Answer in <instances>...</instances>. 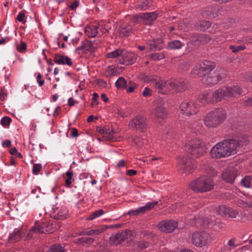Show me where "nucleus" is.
<instances>
[{
	"label": "nucleus",
	"mask_w": 252,
	"mask_h": 252,
	"mask_svg": "<svg viewBox=\"0 0 252 252\" xmlns=\"http://www.w3.org/2000/svg\"><path fill=\"white\" fill-rule=\"evenodd\" d=\"M248 142V137L246 135L235 139H225L212 148L210 155L213 158H216L234 155L241 147L247 145Z\"/></svg>",
	"instance_id": "f257e3e1"
},
{
	"label": "nucleus",
	"mask_w": 252,
	"mask_h": 252,
	"mask_svg": "<svg viewBox=\"0 0 252 252\" xmlns=\"http://www.w3.org/2000/svg\"><path fill=\"white\" fill-rule=\"evenodd\" d=\"M215 183L213 178L208 176H202L192 181L189 188L196 192H205L213 190Z\"/></svg>",
	"instance_id": "f03ea898"
},
{
	"label": "nucleus",
	"mask_w": 252,
	"mask_h": 252,
	"mask_svg": "<svg viewBox=\"0 0 252 252\" xmlns=\"http://www.w3.org/2000/svg\"><path fill=\"white\" fill-rule=\"evenodd\" d=\"M215 103L220 102L223 99L234 97L242 93V89L238 86L232 87L223 86L212 91Z\"/></svg>",
	"instance_id": "7ed1b4c3"
},
{
	"label": "nucleus",
	"mask_w": 252,
	"mask_h": 252,
	"mask_svg": "<svg viewBox=\"0 0 252 252\" xmlns=\"http://www.w3.org/2000/svg\"><path fill=\"white\" fill-rule=\"evenodd\" d=\"M226 118L225 111L222 108H217L206 115L204 118V123L208 127H217L224 121Z\"/></svg>",
	"instance_id": "20e7f679"
},
{
	"label": "nucleus",
	"mask_w": 252,
	"mask_h": 252,
	"mask_svg": "<svg viewBox=\"0 0 252 252\" xmlns=\"http://www.w3.org/2000/svg\"><path fill=\"white\" fill-rule=\"evenodd\" d=\"M186 151L192 156V158H198L205 153L203 143L199 139H193L186 145Z\"/></svg>",
	"instance_id": "39448f33"
},
{
	"label": "nucleus",
	"mask_w": 252,
	"mask_h": 252,
	"mask_svg": "<svg viewBox=\"0 0 252 252\" xmlns=\"http://www.w3.org/2000/svg\"><path fill=\"white\" fill-rule=\"evenodd\" d=\"M54 231L52 225L48 221L39 222L36 221L34 225L31 227L28 233L29 237H32L34 234L52 233Z\"/></svg>",
	"instance_id": "423d86ee"
},
{
	"label": "nucleus",
	"mask_w": 252,
	"mask_h": 252,
	"mask_svg": "<svg viewBox=\"0 0 252 252\" xmlns=\"http://www.w3.org/2000/svg\"><path fill=\"white\" fill-rule=\"evenodd\" d=\"M177 167L182 173L189 174L194 170L193 159L184 155L178 158Z\"/></svg>",
	"instance_id": "0eeeda50"
},
{
	"label": "nucleus",
	"mask_w": 252,
	"mask_h": 252,
	"mask_svg": "<svg viewBox=\"0 0 252 252\" xmlns=\"http://www.w3.org/2000/svg\"><path fill=\"white\" fill-rule=\"evenodd\" d=\"M128 126L131 129L143 132L148 127L147 118L142 115H136L129 122Z\"/></svg>",
	"instance_id": "6e6552de"
},
{
	"label": "nucleus",
	"mask_w": 252,
	"mask_h": 252,
	"mask_svg": "<svg viewBox=\"0 0 252 252\" xmlns=\"http://www.w3.org/2000/svg\"><path fill=\"white\" fill-rule=\"evenodd\" d=\"M176 86L175 80L158 82L155 84V88L158 93L161 94H167L170 92L174 94L177 93Z\"/></svg>",
	"instance_id": "1a4fd4ad"
},
{
	"label": "nucleus",
	"mask_w": 252,
	"mask_h": 252,
	"mask_svg": "<svg viewBox=\"0 0 252 252\" xmlns=\"http://www.w3.org/2000/svg\"><path fill=\"white\" fill-rule=\"evenodd\" d=\"M179 109L181 113L188 116L194 115L199 111L198 105L192 100H185L182 102Z\"/></svg>",
	"instance_id": "9d476101"
},
{
	"label": "nucleus",
	"mask_w": 252,
	"mask_h": 252,
	"mask_svg": "<svg viewBox=\"0 0 252 252\" xmlns=\"http://www.w3.org/2000/svg\"><path fill=\"white\" fill-rule=\"evenodd\" d=\"M210 241V235L205 232H195L192 236V244L198 247H202L207 245Z\"/></svg>",
	"instance_id": "9b49d317"
},
{
	"label": "nucleus",
	"mask_w": 252,
	"mask_h": 252,
	"mask_svg": "<svg viewBox=\"0 0 252 252\" xmlns=\"http://www.w3.org/2000/svg\"><path fill=\"white\" fill-rule=\"evenodd\" d=\"M215 65L216 64L214 62L204 61L199 64L198 67L196 66V68L194 69L193 72L194 74H197L199 76L209 74L214 69Z\"/></svg>",
	"instance_id": "f8f14e48"
},
{
	"label": "nucleus",
	"mask_w": 252,
	"mask_h": 252,
	"mask_svg": "<svg viewBox=\"0 0 252 252\" xmlns=\"http://www.w3.org/2000/svg\"><path fill=\"white\" fill-rule=\"evenodd\" d=\"M132 235L131 231L126 230L121 232L112 235L109 238V243L111 245L117 246L120 245L125 240L128 239Z\"/></svg>",
	"instance_id": "ddd939ff"
},
{
	"label": "nucleus",
	"mask_w": 252,
	"mask_h": 252,
	"mask_svg": "<svg viewBox=\"0 0 252 252\" xmlns=\"http://www.w3.org/2000/svg\"><path fill=\"white\" fill-rule=\"evenodd\" d=\"M211 39V37L206 34L194 33L190 36V43L195 46L205 45Z\"/></svg>",
	"instance_id": "4468645a"
},
{
	"label": "nucleus",
	"mask_w": 252,
	"mask_h": 252,
	"mask_svg": "<svg viewBox=\"0 0 252 252\" xmlns=\"http://www.w3.org/2000/svg\"><path fill=\"white\" fill-rule=\"evenodd\" d=\"M178 226V222L172 220L161 221L158 225V227L161 231L166 233L172 232Z\"/></svg>",
	"instance_id": "2eb2a0df"
},
{
	"label": "nucleus",
	"mask_w": 252,
	"mask_h": 252,
	"mask_svg": "<svg viewBox=\"0 0 252 252\" xmlns=\"http://www.w3.org/2000/svg\"><path fill=\"white\" fill-rule=\"evenodd\" d=\"M202 76V83L207 86H212L217 84L222 78L218 73L207 74Z\"/></svg>",
	"instance_id": "dca6fc26"
},
{
	"label": "nucleus",
	"mask_w": 252,
	"mask_h": 252,
	"mask_svg": "<svg viewBox=\"0 0 252 252\" xmlns=\"http://www.w3.org/2000/svg\"><path fill=\"white\" fill-rule=\"evenodd\" d=\"M158 201L153 202H148L145 206L139 208L135 210H131L127 213L130 216H138L140 214H143L151 210L156 205L158 204Z\"/></svg>",
	"instance_id": "f3484780"
},
{
	"label": "nucleus",
	"mask_w": 252,
	"mask_h": 252,
	"mask_svg": "<svg viewBox=\"0 0 252 252\" xmlns=\"http://www.w3.org/2000/svg\"><path fill=\"white\" fill-rule=\"evenodd\" d=\"M137 56L132 52L125 51L122 55V59L119 60V63L126 65L132 64L136 61Z\"/></svg>",
	"instance_id": "a211bd4d"
},
{
	"label": "nucleus",
	"mask_w": 252,
	"mask_h": 252,
	"mask_svg": "<svg viewBox=\"0 0 252 252\" xmlns=\"http://www.w3.org/2000/svg\"><path fill=\"white\" fill-rule=\"evenodd\" d=\"M237 176V170L233 168L225 169L222 173V179L227 183L232 184Z\"/></svg>",
	"instance_id": "6ab92c4d"
},
{
	"label": "nucleus",
	"mask_w": 252,
	"mask_h": 252,
	"mask_svg": "<svg viewBox=\"0 0 252 252\" xmlns=\"http://www.w3.org/2000/svg\"><path fill=\"white\" fill-rule=\"evenodd\" d=\"M198 99L203 104L215 103L212 91H205L200 94L198 95Z\"/></svg>",
	"instance_id": "aec40b11"
},
{
	"label": "nucleus",
	"mask_w": 252,
	"mask_h": 252,
	"mask_svg": "<svg viewBox=\"0 0 252 252\" xmlns=\"http://www.w3.org/2000/svg\"><path fill=\"white\" fill-rule=\"evenodd\" d=\"M158 15L156 12L144 13L139 15V17L142 19L146 25H150L158 18Z\"/></svg>",
	"instance_id": "412c9836"
},
{
	"label": "nucleus",
	"mask_w": 252,
	"mask_h": 252,
	"mask_svg": "<svg viewBox=\"0 0 252 252\" xmlns=\"http://www.w3.org/2000/svg\"><path fill=\"white\" fill-rule=\"evenodd\" d=\"M54 62L59 64L72 65L73 63L70 58L67 56L61 54L55 55L54 58Z\"/></svg>",
	"instance_id": "4be33fe9"
},
{
	"label": "nucleus",
	"mask_w": 252,
	"mask_h": 252,
	"mask_svg": "<svg viewBox=\"0 0 252 252\" xmlns=\"http://www.w3.org/2000/svg\"><path fill=\"white\" fill-rule=\"evenodd\" d=\"M53 217L56 220H63L67 218L68 214L66 209L64 208H56L54 209L52 213Z\"/></svg>",
	"instance_id": "5701e85b"
},
{
	"label": "nucleus",
	"mask_w": 252,
	"mask_h": 252,
	"mask_svg": "<svg viewBox=\"0 0 252 252\" xmlns=\"http://www.w3.org/2000/svg\"><path fill=\"white\" fill-rule=\"evenodd\" d=\"M152 113L158 118L164 119L166 116L167 112L164 107L160 105L157 106Z\"/></svg>",
	"instance_id": "b1692460"
},
{
	"label": "nucleus",
	"mask_w": 252,
	"mask_h": 252,
	"mask_svg": "<svg viewBox=\"0 0 252 252\" xmlns=\"http://www.w3.org/2000/svg\"><path fill=\"white\" fill-rule=\"evenodd\" d=\"M97 131L101 134H103V138L105 140L108 141H114L115 138L114 137V132L112 130L107 127H103V128L97 129Z\"/></svg>",
	"instance_id": "393cba45"
},
{
	"label": "nucleus",
	"mask_w": 252,
	"mask_h": 252,
	"mask_svg": "<svg viewBox=\"0 0 252 252\" xmlns=\"http://www.w3.org/2000/svg\"><path fill=\"white\" fill-rule=\"evenodd\" d=\"M195 27L200 31H205L211 26V23L209 21L202 20H199L195 24Z\"/></svg>",
	"instance_id": "a878e982"
},
{
	"label": "nucleus",
	"mask_w": 252,
	"mask_h": 252,
	"mask_svg": "<svg viewBox=\"0 0 252 252\" xmlns=\"http://www.w3.org/2000/svg\"><path fill=\"white\" fill-rule=\"evenodd\" d=\"M149 45L150 46L149 51L160 50L163 48L161 40L159 39H156L150 41Z\"/></svg>",
	"instance_id": "bb28decb"
},
{
	"label": "nucleus",
	"mask_w": 252,
	"mask_h": 252,
	"mask_svg": "<svg viewBox=\"0 0 252 252\" xmlns=\"http://www.w3.org/2000/svg\"><path fill=\"white\" fill-rule=\"evenodd\" d=\"M132 25L128 24H124L120 28V32L124 36H129L132 32Z\"/></svg>",
	"instance_id": "cd10ccee"
},
{
	"label": "nucleus",
	"mask_w": 252,
	"mask_h": 252,
	"mask_svg": "<svg viewBox=\"0 0 252 252\" xmlns=\"http://www.w3.org/2000/svg\"><path fill=\"white\" fill-rule=\"evenodd\" d=\"M98 25H92L86 27L85 30L86 34L90 37H94L97 33Z\"/></svg>",
	"instance_id": "c85d7f7f"
},
{
	"label": "nucleus",
	"mask_w": 252,
	"mask_h": 252,
	"mask_svg": "<svg viewBox=\"0 0 252 252\" xmlns=\"http://www.w3.org/2000/svg\"><path fill=\"white\" fill-rule=\"evenodd\" d=\"M23 233L21 229L17 230L11 233L9 237V241L10 243H15L20 241L22 237Z\"/></svg>",
	"instance_id": "c756f323"
},
{
	"label": "nucleus",
	"mask_w": 252,
	"mask_h": 252,
	"mask_svg": "<svg viewBox=\"0 0 252 252\" xmlns=\"http://www.w3.org/2000/svg\"><path fill=\"white\" fill-rule=\"evenodd\" d=\"M176 92H183L187 89V83L184 80H175Z\"/></svg>",
	"instance_id": "7c9ffc66"
},
{
	"label": "nucleus",
	"mask_w": 252,
	"mask_h": 252,
	"mask_svg": "<svg viewBox=\"0 0 252 252\" xmlns=\"http://www.w3.org/2000/svg\"><path fill=\"white\" fill-rule=\"evenodd\" d=\"M184 45V43L179 40H175L168 43V48L171 50L181 49Z\"/></svg>",
	"instance_id": "2f4dec72"
},
{
	"label": "nucleus",
	"mask_w": 252,
	"mask_h": 252,
	"mask_svg": "<svg viewBox=\"0 0 252 252\" xmlns=\"http://www.w3.org/2000/svg\"><path fill=\"white\" fill-rule=\"evenodd\" d=\"M94 240L91 237H82L76 240L75 243L79 245H84L85 244L91 245Z\"/></svg>",
	"instance_id": "473e14b6"
},
{
	"label": "nucleus",
	"mask_w": 252,
	"mask_h": 252,
	"mask_svg": "<svg viewBox=\"0 0 252 252\" xmlns=\"http://www.w3.org/2000/svg\"><path fill=\"white\" fill-rule=\"evenodd\" d=\"M124 50L121 48L118 49L115 51L108 53L106 56L107 58H116L118 57H122Z\"/></svg>",
	"instance_id": "72a5a7b5"
},
{
	"label": "nucleus",
	"mask_w": 252,
	"mask_h": 252,
	"mask_svg": "<svg viewBox=\"0 0 252 252\" xmlns=\"http://www.w3.org/2000/svg\"><path fill=\"white\" fill-rule=\"evenodd\" d=\"M152 4V0H142L137 5V8H139L141 10H145L150 7Z\"/></svg>",
	"instance_id": "f704fd0d"
},
{
	"label": "nucleus",
	"mask_w": 252,
	"mask_h": 252,
	"mask_svg": "<svg viewBox=\"0 0 252 252\" xmlns=\"http://www.w3.org/2000/svg\"><path fill=\"white\" fill-rule=\"evenodd\" d=\"M115 86L118 89H126V81L124 78L122 77H119L115 83Z\"/></svg>",
	"instance_id": "c9c22d12"
},
{
	"label": "nucleus",
	"mask_w": 252,
	"mask_h": 252,
	"mask_svg": "<svg viewBox=\"0 0 252 252\" xmlns=\"http://www.w3.org/2000/svg\"><path fill=\"white\" fill-rule=\"evenodd\" d=\"M49 252H65V249L61 245L56 244L50 247Z\"/></svg>",
	"instance_id": "e433bc0d"
},
{
	"label": "nucleus",
	"mask_w": 252,
	"mask_h": 252,
	"mask_svg": "<svg viewBox=\"0 0 252 252\" xmlns=\"http://www.w3.org/2000/svg\"><path fill=\"white\" fill-rule=\"evenodd\" d=\"M189 67V62L187 61H181L178 65V71L183 72L187 70Z\"/></svg>",
	"instance_id": "4c0bfd02"
},
{
	"label": "nucleus",
	"mask_w": 252,
	"mask_h": 252,
	"mask_svg": "<svg viewBox=\"0 0 252 252\" xmlns=\"http://www.w3.org/2000/svg\"><path fill=\"white\" fill-rule=\"evenodd\" d=\"M252 183V177L251 176H246L243 179L241 182V185L245 188H250Z\"/></svg>",
	"instance_id": "58836bf2"
},
{
	"label": "nucleus",
	"mask_w": 252,
	"mask_h": 252,
	"mask_svg": "<svg viewBox=\"0 0 252 252\" xmlns=\"http://www.w3.org/2000/svg\"><path fill=\"white\" fill-rule=\"evenodd\" d=\"M143 79L145 82L153 83L155 86L156 83L158 82V77L154 75H145L143 77Z\"/></svg>",
	"instance_id": "ea45409f"
},
{
	"label": "nucleus",
	"mask_w": 252,
	"mask_h": 252,
	"mask_svg": "<svg viewBox=\"0 0 252 252\" xmlns=\"http://www.w3.org/2000/svg\"><path fill=\"white\" fill-rule=\"evenodd\" d=\"M104 214V211L102 209L95 211L90 214L89 217L87 219L88 220H93L96 218L100 217Z\"/></svg>",
	"instance_id": "a19ab883"
},
{
	"label": "nucleus",
	"mask_w": 252,
	"mask_h": 252,
	"mask_svg": "<svg viewBox=\"0 0 252 252\" xmlns=\"http://www.w3.org/2000/svg\"><path fill=\"white\" fill-rule=\"evenodd\" d=\"M239 214V211L232 208H228L226 215L225 217H228L231 218H236Z\"/></svg>",
	"instance_id": "79ce46f5"
},
{
	"label": "nucleus",
	"mask_w": 252,
	"mask_h": 252,
	"mask_svg": "<svg viewBox=\"0 0 252 252\" xmlns=\"http://www.w3.org/2000/svg\"><path fill=\"white\" fill-rule=\"evenodd\" d=\"M172 207L177 213H183L188 208L186 206L182 205L181 203H177L173 205Z\"/></svg>",
	"instance_id": "37998d69"
},
{
	"label": "nucleus",
	"mask_w": 252,
	"mask_h": 252,
	"mask_svg": "<svg viewBox=\"0 0 252 252\" xmlns=\"http://www.w3.org/2000/svg\"><path fill=\"white\" fill-rule=\"evenodd\" d=\"M65 175L67 177V179H65V183L66 186L69 187L72 183V181H74V179L72 178L73 173L72 171H68L65 173Z\"/></svg>",
	"instance_id": "c03bdc74"
},
{
	"label": "nucleus",
	"mask_w": 252,
	"mask_h": 252,
	"mask_svg": "<svg viewBox=\"0 0 252 252\" xmlns=\"http://www.w3.org/2000/svg\"><path fill=\"white\" fill-rule=\"evenodd\" d=\"M228 207H226L223 205H220L217 208V213L221 216L225 217L226 215L227 209Z\"/></svg>",
	"instance_id": "a18cd8bd"
},
{
	"label": "nucleus",
	"mask_w": 252,
	"mask_h": 252,
	"mask_svg": "<svg viewBox=\"0 0 252 252\" xmlns=\"http://www.w3.org/2000/svg\"><path fill=\"white\" fill-rule=\"evenodd\" d=\"M229 49L232 50L233 53H236L239 51L245 50L246 49V46L244 45L239 46L231 45L229 46Z\"/></svg>",
	"instance_id": "49530a36"
},
{
	"label": "nucleus",
	"mask_w": 252,
	"mask_h": 252,
	"mask_svg": "<svg viewBox=\"0 0 252 252\" xmlns=\"http://www.w3.org/2000/svg\"><path fill=\"white\" fill-rule=\"evenodd\" d=\"M105 74L106 77H109L115 75L116 74V72L114 68L109 66L106 69Z\"/></svg>",
	"instance_id": "de8ad7c7"
},
{
	"label": "nucleus",
	"mask_w": 252,
	"mask_h": 252,
	"mask_svg": "<svg viewBox=\"0 0 252 252\" xmlns=\"http://www.w3.org/2000/svg\"><path fill=\"white\" fill-rule=\"evenodd\" d=\"M150 58L153 60H160L165 58L163 53H155L150 55Z\"/></svg>",
	"instance_id": "09e8293b"
},
{
	"label": "nucleus",
	"mask_w": 252,
	"mask_h": 252,
	"mask_svg": "<svg viewBox=\"0 0 252 252\" xmlns=\"http://www.w3.org/2000/svg\"><path fill=\"white\" fill-rule=\"evenodd\" d=\"M238 205H239V207H242L243 208L252 207V203H248L241 200H239L238 201Z\"/></svg>",
	"instance_id": "8fccbe9b"
},
{
	"label": "nucleus",
	"mask_w": 252,
	"mask_h": 252,
	"mask_svg": "<svg viewBox=\"0 0 252 252\" xmlns=\"http://www.w3.org/2000/svg\"><path fill=\"white\" fill-rule=\"evenodd\" d=\"M42 169V165L40 163L34 164L32 168V173L34 175H37Z\"/></svg>",
	"instance_id": "3c124183"
},
{
	"label": "nucleus",
	"mask_w": 252,
	"mask_h": 252,
	"mask_svg": "<svg viewBox=\"0 0 252 252\" xmlns=\"http://www.w3.org/2000/svg\"><path fill=\"white\" fill-rule=\"evenodd\" d=\"M11 122V119L9 117H3L0 121L1 124L3 126H7L9 125Z\"/></svg>",
	"instance_id": "603ef678"
},
{
	"label": "nucleus",
	"mask_w": 252,
	"mask_h": 252,
	"mask_svg": "<svg viewBox=\"0 0 252 252\" xmlns=\"http://www.w3.org/2000/svg\"><path fill=\"white\" fill-rule=\"evenodd\" d=\"M26 48L27 45L25 42L23 41H21V43L20 45L17 46V51L20 53H23L25 52V51L26 50Z\"/></svg>",
	"instance_id": "864d4df0"
},
{
	"label": "nucleus",
	"mask_w": 252,
	"mask_h": 252,
	"mask_svg": "<svg viewBox=\"0 0 252 252\" xmlns=\"http://www.w3.org/2000/svg\"><path fill=\"white\" fill-rule=\"evenodd\" d=\"M137 245L138 247L140 250H142V249L147 248L149 246V244L148 242L140 241V242H138Z\"/></svg>",
	"instance_id": "5fc2aeb1"
},
{
	"label": "nucleus",
	"mask_w": 252,
	"mask_h": 252,
	"mask_svg": "<svg viewBox=\"0 0 252 252\" xmlns=\"http://www.w3.org/2000/svg\"><path fill=\"white\" fill-rule=\"evenodd\" d=\"M142 95L145 97L151 96L152 95V90L146 87L142 93Z\"/></svg>",
	"instance_id": "6e6d98bb"
},
{
	"label": "nucleus",
	"mask_w": 252,
	"mask_h": 252,
	"mask_svg": "<svg viewBox=\"0 0 252 252\" xmlns=\"http://www.w3.org/2000/svg\"><path fill=\"white\" fill-rule=\"evenodd\" d=\"M129 85H130V86L128 87V89L126 90V92L130 93L134 91L135 89L137 88V85L134 84H132L131 81L129 82Z\"/></svg>",
	"instance_id": "4d7b16f0"
},
{
	"label": "nucleus",
	"mask_w": 252,
	"mask_h": 252,
	"mask_svg": "<svg viewBox=\"0 0 252 252\" xmlns=\"http://www.w3.org/2000/svg\"><path fill=\"white\" fill-rule=\"evenodd\" d=\"M244 105L247 107L252 106V97L248 98L247 99L244 101Z\"/></svg>",
	"instance_id": "13d9d810"
},
{
	"label": "nucleus",
	"mask_w": 252,
	"mask_h": 252,
	"mask_svg": "<svg viewBox=\"0 0 252 252\" xmlns=\"http://www.w3.org/2000/svg\"><path fill=\"white\" fill-rule=\"evenodd\" d=\"M25 17V14L24 12H21L19 13L17 16V20L20 22H22L24 21V17Z\"/></svg>",
	"instance_id": "bf43d9fd"
},
{
	"label": "nucleus",
	"mask_w": 252,
	"mask_h": 252,
	"mask_svg": "<svg viewBox=\"0 0 252 252\" xmlns=\"http://www.w3.org/2000/svg\"><path fill=\"white\" fill-rule=\"evenodd\" d=\"M42 75L39 73L37 77V81L40 86H42L43 85L44 83V80L41 79Z\"/></svg>",
	"instance_id": "052dcab7"
},
{
	"label": "nucleus",
	"mask_w": 252,
	"mask_h": 252,
	"mask_svg": "<svg viewBox=\"0 0 252 252\" xmlns=\"http://www.w3.org/2000/svg\"><path fill=\"white\" fill-rule=\"evenodd\" d=\"M97 84L101 87H105L106 86V83L102 79H98L96 80Z\"/></svg>",
	"instance_id": "680f3d73"
},
{
	"label": "nucleus",
	"mask_w": 252,
	"mask_h": 252,
	"mask_svg": "<svg viewBox=\"0 0 252 252\" xmlns=\"http://www.w3.org/2000/svg\"><path fill=\"white\" fill-rule=\"evenodd\" d=\"M79 235H80L93 236V235H94L93 230H90V231H83V232H81L79 234Z\"/></svg>",
	"instance_id": "e2e57ef3"
},
{
	"label": "nucleus",
	"mask_w": 252,
	"mask_h": 252,
	"mask_svg": "<svg viewBox=\"0 0 252 252\" xmlns=\"http://www.w3.org/2000/svg\"><path fill=\"white\" fill-rule=\"evenodd\" d=\"M137 173V171L135 170L130 169L128 170L126 172V174L127 175L129 176H132L136 175Z\"/></svg>",
	"instance_id": "0e129e2a"
},
{
	"label": "nucleus",
	"mask_w": 252,
	"mask_h": 252,
	"mask_svg": "<svg viewBox=\"0 0 252 252\" xmlns=\"http://www.w3.org/2000/svg\"><path fill=\"white\" fill-rule=\"evenodd\" d=\"M70 135L71 137H77L78 136V131L75 128H72L71 129Z\"/></svg>",
	"instance_id": "69168bd1"
},
{
	"label": "nucleus",
	"mask_w": 252,
	"mask_h": 252,
	"mask_svg": "<svg viewBox=\"0 0 252 252\" xmlns=\"http://www.w3.org/2000/svg\"><path fill=\"white\" fill-rule=\"evenodd\" d=\"M251 250V247L249 245L243 246L239 249V251L244 252L245 251H249Z\"/></svg>",
	"instance_id": "338daca9"
},
{
	"label": "nucleus",
	"mask_w": 252,
	"mask_h": 252,
	"mask_svg": "<svg viewBox=\"0 0 252 252\" xmlns=\"http://www.w3.org/2000/svg\"><path fill=\"white\" fill-rule=\"evenodd\" d=\"M245 78L248 81L252 82V73H249L246 74Z\"/></svg>",
	"instance_id": "774afa93"
}]
</instances>
